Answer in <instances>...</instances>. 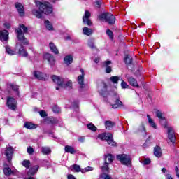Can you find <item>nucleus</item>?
I'll return each instance as SVG.
<instances>
[{
  "label": "nucleus",
  "mask_w": 179,
  "mask_h": 179,
  "mask_svg": "<svg viewBox=\"0 0 179 179\" xmlns=\"http://www.w3.org/2000/svg\"><path fill=\"white\" fill-rule=\"evenodd\" d=\"M52 111L55 114H59V113H61V109L59 108V107H58V106H54L52 107Z\"/></svg>",
  "instance_id": "3c124183"
},
{
  "label": "nucleus",
  "mask_w": 179,
  "mask_h": 179,
  "mask_svg": "<svg viewBox=\"0 0 179 179\" xmlns=\"http://www.w3.org/2000/svg\"><path fill=\"white\" fill-rule=\"evenodd\" d=\"M3 172L5 176H10V174L12 173V169H10V168L9 167H6L3 169Z\"/></svg>",
  "instance_id": "37998d69"
},
{
  "label": "nucleus",
  "mask_w": 179,
  "mask_h": 179,
  "mask_svg": "<svg viewBox=\"0 0 179 179\" xmlns=\"http://www.w3.org/2000/svg\"><path fill=\"white\" fill-rule=\"evenodd\" d=\"M154 155L156 157H160L163 155V152L162 151V148H160V146L157 145L154 148Z\"/></svg>",
  "instance_id": "aec40b11"
},
{
  "label": "nucleus",
  "mask_w": 179,
  "mask_h": 179,
  "mask_svg": "<svg viewBox=\"0 0 179 179\" xmlns=\"http://www.w3.org/2000/svg\"><path fill=\"white\" fill-rule=\"evenodd\" d=\"M87 127L90 131H92V132H96L97 131V127L93 124V123H89L87 125Z\"/></svg>",
  "instance_id": "58836bf2"
},
{
  "label": "nucleus",
  "mask_w": 179,
  "mask_h": 179,
  "mask_svg": "<svg viewBox=\"0 0 179 179\" xmlns=\"http://www.w3.org/2000/svg\"><path fill=\"white\" fill-rule=\"evenodd\" d=\"M100 19L105 20L108 24H114L115 23V17L111 13H106L99 15Z\"/></svg>",
  "instance_id": "423d86ee"
},
{
  "label": "nucleus",
  "mask_w": 179,
  "mask_h": 179,
  "mask_svg": "<svg viewBox=\"0 0 179 179\" xmlns=\"http://www.w3.org/2000/svg\"><path fill=\"white\" fill-rule=\"evenodd\" d=\"M175 171L176 173V176L179 178V169H178V167L176 166Z\"/></svg>",
  "instance_id": "69168bd1"
},
{
  "label": "nucleus",
  "mask_w": 179,
  "mask_h": 179,
  "mask_svg": "<svg viewBox=\"0 0 179 179\" xmlns=\"http://www.w3.org/2000/svg\"><path fill=\"white\" fill-rule=\"evenodd\" d=\"M13 92H15V96H19L20 92H19V86L14 83H8L7 87L4 91V93L7 95L11 94Z\"/></svg>",
  "instance_id": "39448f33"
},
{
  "label": "nucleus",
  "mask_w": 179,
  "mask_h": 179,
  "mask_svg": "<svg viewBox=\"0 0 179 179\" xmlns=\"http://www.w3.org/2000/svg\"><path fill=\"white\" fill-rule=\"evenodd\" d=\"M3 26L6 29H10V24L8 22H5L3 24Z\"/></svg>",
  "instance_id": "052dcab7"
},
{
  "label": "nucleus",
  "mask_w": 179,
  "mask_h": 179,
  "mask_svg": "<svg viewBox=\"0 0 179 179\" xmlns=\"http://www.w3.org/2000/svg\"><path fill=\"white\" fill-rule=\"evenodd\" d=\"M166 179H173V177H171V175L167 174V175L166 176Z\"/></svg>",
  "instance_id": "774afa93"
},
{
  "label": "nucleus",
  "mask_w": 179,
  "mask_h": 179,
  "mask_svg": "<svg viewBox=\"0 0 179 179\" xmlns=\"http://www.w3.org/2000/svg\"><path fill=\"white\" fill-rule=\"evenodd\" d=\"M34 76L36 79H40L41 80L44 78V74L40 71H34Z\"/></svg>",
  "instance_id": "7c9ffc66"
},
{
  "label": "nucleus",
  "mask_w": 179,
  "mask_h": 179,
  "mask_svg": "<svg viewBox=\"0 0 179 179\" xmlns=\"http://www.w3.org/2000/svg\"><path fill=\"white\" fill-rule=\"evenodd\" d=\"M45 26L48 30H54L52 24L48 20H45Z\"/></svg>",
  "instance_id": "f704fd0d"
},
{
  "label": "nucleus",
  "mask_w": 179,
  "mask_h": 179,
  "mask_svg": "<svg viewBox=\"0 0 179 179\" xmlns=\"http://www.w3.org/2000/svg\"><path fill=\"white\" fill-rule=\"evenodd\" d=\"M49 48L50 49V51L53 52V54L58 55L59 54V51L58 50V48H57V46L54 43L50 42L49 43Z\"/></svg>",
  "instance_id": "412c9836"
},
{
  "label": "nucleus",
  "mask_w": 179,
  "mask_h": 179,
  "mask_svg": "<svg viewBox=\"0 0 179 179\" xmlns=\"http://www.w3.org/2000/svg\"><path fill=\"white\" fill-rule=\"evenodd\" d=\"M15 31L17 33V37L20 41H22V40H24V34H23L21 29H16Z\"/></svg>",
  "instance_id": "bb28decb"
},
{
  "label": "nucleus",
  "mask_w": 179,
  "mask_h": 179,
  "mask_svg": "<svg viewBox=\"0 0 179 179\" xmlns=\"http://www.w3.org/2000/svg\"><path fill=\"white\" fill-rule=\"evenodd\" d=\"M124 62L127 65L132 64V57L131 56H129V55H127L124 58Z\"/></svg>",
  "instance_id": "ea45409f"
},
{
  "label": "nucleus",
  "mask_w": 179,
  "mask_h": 179,
  "mask_svg": "<svg viewBox=\"0 0 179 179\" xmlns=\"http://www.w3.org/2000/svg\"><path fill=\"white\" fill-rule=\"evenodd\" d=\"M159 122L162 124L164 128H167V120H166V117H162L159 119Z\"/></svg>",
  "instance_id": "a18cd8bd"
},
{
  "label": "nucleus",
  "mask_w": 179,
  "mask_h": 179,
  "mask_svg": "<svg viewBox=\"0 0 179 179\" xmlns=\"http://www.w3.org/2000/svg\"><path fill=\"white\" fill-rule=\"evenodd\" d=\"M39 115H41V117H42V118H45V117H47V115H48L47 114V112H45V110H41L39 112Z\"/></svg>",
  "instance_id": "864d4df0"
},
{
  "label": "nucleus",
  "mask_w": 179,
  "mask_h": 179,
  "mask_svg": "<svg viewBox=\"0 0 179 179\" xmlns=\"http://www.w3.org/2000/svg\"><path fill=\"white\" fill-rule=\"evenodd\" d=\"M1 41H8L9 40V31L7 30L0 31Z\"/></svg>",
  "instance_id": "f3484780"
},
{
  "label": "nucleus",
  "mask_w": 179,
  "mask_h": 179,
  "mask_svg": "<svg viewBox=\"0 0 179 179\" xmlns=\"http://www.w3.org/2000/svg\"><path fill=\"white\" fill-rule=\"evenodd\" d=\"M99 139L101 141H106L108 145L110 146H117V143L115 142L113 138V134L111 133H102L98 135Z\"/></svg>",
  "instance_id": "7ed1b4c3"
},
{
  "label": "nucleus",
  "mask_w": 179,
  "mask_h": 179,
  "mask_svg": "<svg viewBox=\"0 0 179 179\" xmlns=\"http://www.w3.org/2000/svg\"><path fill=\"white\" fill-rule=\"evenodd\" d=\"M64 151L66 153H71V155H75V153H76L75 148L71 145H66L64 148Z\"/></svg>",
  "instance_id": "393cba45"
},
{
  "label": "nucleus",
  "mask_w": 179,
  "mask_h": 179,
  "mask_svg": "<svg viewBox=\"0 0 179 179\" xmlns=\"http://www.w3.org/2000/svg\"><path fill=\"white\" fill-rule=\"evenodd\" d=\"M15 8L17 9L20 16H24V6L23 4L20 3H15Z\"/></svg>",
  "instance_id": "dca6fc26"
},
{
  "label": "nucleus",
  "mask_w": 179,
  "mask_h": 179,
  "mask_svg": "<svg viewBox=\"0 0 179 179\" xmlns=\"http://www.w3.org/2000/svg\"><path fill=\"white\" fill-rule=\"evenodd\" d=\"M67 178L68 179H76V178L75 177V176L72 175V174H69L67 176Z\"/></svg>",
  "instance_id": "e2e57ef3"
},
{
  "label": "nucleus",
  "mask_w": 179,
  "mask_h": 179,
  "mask_svg": "<svg viewBox=\"0 0 179 179\" xmlns=\"http://www.w3.org/2000/svg\"><path fill=\"white\" fill-rule=\"evenodd\" d=\"M140 162L144 166H148V164H150L151 161L150 158H146L144 160H140Z\"/></svg>",
  "instance_id": "49530a36"
},
{
  "label": "nucleus",
  "mask_w": 179,
  "mask_h": 179,
  "mask_svg": "<svg viewBox=\"0 0 179 179\" xmlns=\"http://www.w3.org/2000/svg\"><path fill=\"white\" fill-rule=\"evenodd\" d=\"M18 54H20L21 57H27V55H29V53H27V50L24 49V46H21V48L19 49Z\"/></svg>",
  "instance_id": "c756f323"
},
{
  "label": "nucleus",
  "mask_w": 179,
  "mask_h": 179,
  "mask_svg": "<svg viewBox=\"0 0 179 179\" xmlns=\"http://www.w3.org/2000/svg\"><path fill=\"white\" fill-rule=\"evenodd\" d=\"M52 79L55 83L59 85L56 87V90H59V87H63L64 89H71L72 87V81L68 80L64 78H61L57 76H52Z\"/></svg>",
  "instance_id": "f257e3e1"
},
{
  "label": "nucleus",
  "mask_w": 179,
  "mask_h": 179,
  "mask_svg": "<svg viewBox=\"0 0 179 179\" xmlns=\"http://www.w3.org/2000/svg\"><path fill=\"white\" fill-rule=\"evenodd\" d=\"M22 166L26 169H29L30 167V161L29 160H24L22 162Z\"/></svg>",
  "instance_id": "09e8293b"
},
{
  "label": "nucleus",
  "mask_w": 179,
  "mask_h": 179,
  "mask_svg": "<svg viewBox=\"0 0 179 179\" xmlns=\"http://www.w3.org/2000/svg\"><path fill=\"white\" fill-rule=\"evenodd\" d=\"M78 142H80L81 143H83L85 142V136H80L78 138Z\"/></svg>",
  "instance_id": "680f3d73"
},
{
  "label": "nucleus",
  "mask_w": 179,
  "mask_h": 179,
  "mask_svg": "<svg viewBox=\"0 0 179 179\" xmlns=\"http://www.w3.org/2000/svg\"><path fill=\"white\" fill-rule=\"evenodd\" d=\"M117 159L122 163V164L127 166V167H131V164L132 163L131 156L127 154H120L117 156Z\"/></svg>",
  "instance_id": "20e7f679"
},
{
  "label": "nucleus",
  "mask_w": 179,
  "mask_h": 179,
  "mask_svg": "<svg viewBox=\"0 0 179 179\" xmlns=\"http://www.w3.org/2000/svg\"><path fill=\"white\" fill-rule=\"evenodd\" d=\"M120 80L122 81L121 83V87L122 89H128V87H129V85H128V84L124 81V80L120 79Z\"/></svg>",
  "instance_id": "8fccbe9b"
},
{
  "label": "nucleus",
  "mask_w": 179,
  "mask_h": 179,
  "mask_svg": "<svg viewBox=\"0 0 179 179\" xmlns=\"http://www.w3.org/2000/svg\"><path fill=\"white\" fill-rule=\"evenodd\" d=\"M83 33L84 36H92L93 34V29L85 27L83 29Z\"/></svg>",
  "instance_id": "a878e982"
},
{
  "label": "nucleus",
  "mask_w": 179,
  "mask_h": 179,
  "mask_svg": "<svg viewBox=\"0 0 179 179\" xmlns=\"http://www.w3.org/2000/svg\"><path fill=\"white\" fill-rule=\"evenodd\" d=\"M101 179H113L111 176L107 174V173H101L100 176Z\"/></svg>",
  "instance_id": "de8ad7c7"
},
{
  "label": "nucleus",
  "mask_w": 179,
  "mask_h": 179,
  "mask_svg": "<svg viewBox=\"0 0 179 179\" xmlns=\"http://www.w3.org/2000/svg\"><path fill=\"white\" fill-rule=\"evenodd\" d=\"M36 6L39 8V10L45 15L52 13V6L48 2L36 1Z\"/></svg>",
  "instance_id": "f03ea898"
},
{
  "label": "nucleus",
  "mask_w": 179,
  "mask_h": 179,
  "mask_svg": "<svg viewBox=\"0 0 179 179\" xmlns=\"http://www.w3.org/2000/svg\"><path fill=\"white\" fill-rule=\"evenodd\" d=\"M147 118L148 120V124L151 128H153L154 129H157V125L156 124V122H155V120L152 118H150V115H147Z\"/></svg>",
  "instance_id": "4be33fe9"
},
{
  "label": "nucleus",
  "mask_w": 179,
  "mask_h": 179,
  "mask_svg": "<svg viewBox=\"0 0 179 179\" xmlns=\"http://www.w3.org/2000/svg\"><path fill=\"white\" fill-rule=\"evenodd\" d=\"M71 171H75L76 173L80 172V166L78 164H74L71 166Z\"/></svg>",
  "instance_id": "e433bc0d"
},
{
  "label": "nucleus",
  "mask_w": 179,
  "mask_h": 179,
  "mask_svg": "<svg viewBox=\"0 0 179 179\" xmlns=\"http://www.w3.org/2000/svg\"><path fill=\"white\" fill-rule=\"evenodd\" d=\"M64 64H66V65H71V64L73 62V57H72V55H67L64 57Z\"/></svg>",
  "instance_id": "c85d7f7f"
},
{
  "label": "nucleus",
  "mask_w": 179,
  "mask_h": 179,
  "mask_svg": "<svg viewBox=\"0 0 179 179\" xmlns=\"http://www.w3.org/2000/svg\"><path fill=\"white\" fill-rule=\"evenodd\" d=\"M110 65H111V61L108 60L103 62V66H105L106 68V73H111V72L113 71V68H111Z\"/></svg>",
  "instance_id": "6ab92c4d"
},
{
  "label": "nucleus",
  "mask_w": 179,
  "mask_h": 179,
  "mask_svg": "<svg viewBox=\"0 0 179 179\" xmlns=\"http://www.w3.org/2000/svg\"><path fill=\"white\" fill-rule=\"evenodd\" d=\"M115 123L114 122H111L110 120H107L105 122V127L106 129L108 130H111L114 128Z\"/></svg>",
  "instance_id": "cd10ccee"
},
{
  "label": "nucleus",
  "mask_w": 179,
  "mask_h": 179,
  "mask_svg": "<svg viewBox=\"0 0 179 179\" xmlns=\"http://www.w3.org/2000/svg\"><path fill=\"white\" fill-rule=\"evenodd\" d=\"M43 59L48 61L50 66H54V65H55V58H54V56L50 53H45L43 55Z\"/></svg>",
  "instance_id": "9d476101"
},
{
  "label": "nucleus",
  "mask_w": 179,
  "mask_h": 179,
  "mask_svg": "<svg viewBox=\"0 0 179 179\" xmlns=\"http://www.w3.org/2000/svg\"><path fill=\"white\" fill-rule=\"evenodd\" d=\"M114 157L111 154L105 155V163H113Z\"/></svg>",
  "instance_id": "2f4dec72"
},
{
  "label": "nucleus",
  "mask_w": 179,
  "mask_h": 179,
  "mask_svg": "<svg viewBox=\"0 0 179 179\" xmlns=\"http://www.w3.org/2000/svg\"><path fill=\"white\" fill-rule=\"evenodd\" d=\"M136 134H141L143 136L146 135V127H145V123L141 122L138 128L136 131Z\"/></svg>",
  "instance_id": "a211bd4d"
},
{
  "label": "nucleus",
  "mask_w": 179,
  "mask_h": 179,
  "mask_svg": "<svg viewBox=\"0 0 179 179\" xmlns=\"http://www.w3.org/2000/svg\"><path fill=\"white\" fill-rule=\"evenodd\" d=\"M87 45L88 47H90V48H92V50L96 49V46L94 45V39H89L87 42Z\"/></svg>",
  "instance_id": "c9c22d12"
},
{
  "label": "nucleus",
  "mask_w": 179,
  "mask_h": 179,
  "mask_svg": "<svg viewBox=\"0 0 179 179\" xmlns=\"http://www.w3.org/2000/svg\"><path fill=\"white\" fill-rule=\"evenodd\" d=\"M95 64H99L100 62V57H96L94 59Z\"/></svg>",
  "instance_id": "338daca9"
},
{
  "label": "nucleus",
  "mask_w": 179,
  "mask_h": 179,
  "mask_svg": "<svg viewBox=\"0 0 179 179\" xmlns=\"http://www.w3.org/2000/svg\"><path fill=\"white\" fill-rule=\"evenodd\" d=\"M17 30H21L22 33H27V27L24 24H20V27Z\"/></svg>",
  "instance_id": "c03bdc74"
},
{
  "label": "nucleus",
  "mask_w": 179,
  "mask_h": 179,
  "mask_svg": "<svg viewBox=\"0 0 179 179\" xmlns=\"http://www.w3.org/2000/svg\"><path fill=\"white\" fill-rule=\"evenodd\" d=\"M156 117L159 118V120H161L162 118H164V117H163V113H162V111L160 110L156 111Z\"/></svg>",
  "instance_id": "603ef678"
},
{
  "label": "nucleus",
  "mask_w": 179,
  "mask_h": 179,
  "mask_svg": "<svg viewBox=\"0 0 179 179\" xmlns=\"http://www.w3.org/2000/svg\"><path fill=\"white\" fill-rule=\"evenodd\" d=\"M27 153L29 154V155H33V153H34V149H33L31 147H28L27 148Z\"/></svg>",
  "instance_id": "6e6d98bb"
},
{
  "label": "nucleus",
  "mask_w": 179,
  "mask_h": 179,
  "mask_svg": "<svg viewBox=\"0 0 179 179\" xmlns=\"http://www.w3.org/2000/svg\"><path fill=\"white\" fill-rule=\"evenodd\" d=\"M41 152L43 153V155H50V153H51V149L48 147H42Z\"/></svg>",
  "instance_id": "4c0bfd02"
},
{
  "label": "nucleus",
  "mask_w": 179,
  "mask_h": 179,
  "mask_svg": "<svg viewBox=\"0 0 179 179\" xmlns=\"http://www.w3.org/2000/svg\"><path fill=\"white\" fill-rule=\"evenodd\" d=\"M73 108H78L79 107V101H74L72 103Z\"/></svg>",
  "instance_id": "5fc2aeb1"
},
{
  "label": "nucleus",
  "mask_w": 179,
  "mask_h": 179,
  "mask_svg": "<svg viewBox=\"0 0 179 179\" xmlns=\"http://www.w3.org/2000/svg\"><path fill=\"white\" fill-rule=\"evenodd\" d=\"M6 50L7 54H8L9 55H15V54H16V52L10 48L9 46H6Z\"/></svg>",
  "instance_id": "79ce46f5"
},
{
  "label": "nucleus",
  "mask_w": 179,
  "mask_h": 179,
  "mask_svg": "<svg viewBox=\"0 0 179 179\" xmlns=\"http://www.w3.org/2000/svg\"><path fill=\"white\" fill-rule=\"evenodd\" d=\"M24 128H27V129H36V128H37V127H38V126L37 124H33L30 122H27L24 123Z\"/></svg>",
  "instance_id": "b1692460"
},
{
  "label": "nucleus",
  "mask_w": 179,
  "mask_h": 179,
  "mask_svg": "<svg viewBox=\"0 0 179 179\" xmlns=\"http://www.w3.org/2000/svg\"><path fill=\"white\" fill-rule=\"evenodd\" d=\"M101 169L102 173H108L110 171V168L108 167V162H105Z\"/></svg>",
  "instance_id": "473e14b6"
},
{
  "label": "nucleus",
  "mask_w": 179,
  "mask_h": 179,
  "mask_svg": "<svg viewBox=\"0 0 179 179\" xmlns=\"http://www.w3.org/2000/svg\"><path fill=\"white\" fill-rule=\"evenodd\" d=\"M113 100L115 103L111 104L112 108H120V107H122V102L120 100V95L118 94H113Z\"/></svg>",
  "instance_id": "6e6552de"
},
{
  "label": "nucleus",
  "mask_w": 179,
  "mask_h": 179,
  "mask_svg": "<svg viewBox=\"0 0 179 179\" xmlns=\"http://www.w3.org/2000/svg\"><path fill=\"white\" fill-rule=\"evenodd\" d=\"M38 171V165H36L32 166L28 171L27 175L28 176H34L36 173Z\"/></svg>",
  "instance_id": "5701e85b"
},
{
  "label": "nucleus",
  "mask_w": 179,
  "mask_h": 179,
  "mask_svg": "<svg viewBox=\"0 0 179 179\" xmlns=\"http://www.w3.org/2000/svg\"><path fill=\"white\" fill-rule=\"evenodd\" d=\"M90 12H89L88 10L85 11V15L83 18V22L84 24H87V26H92V23L90 20Z\"/></svg>",
  "instance_id": "ddd939ff"
},
{
  "label": "nucleus",
  "mask_w": 179,
  "mask_h": 179,
  "mask_svg": "<svg viewBox=\"0 0 179 179\" xmlns=\"http://www.w3.org/2000/svg\"><path fill=\"white\" fill-rule=\"evenodd\" d=\"M121 77L119 76H112L110 78V80L112 81L113 83H118V80H121Z\"/></svg>",
  "instance_id": "a19ab883"
},
{
  "label": "nucleus",
  "mask_w": 179,
  "mask_h": 179,
  "mask_svg": "<svg viewBox=\"0 0 179 179\" xmlns=\"http://www.w3.org/2000/svg\"><path fill=\"white\" fill-rule=\"evenodd\" d=\"M125 78L127 79L129 85L131 86H134V87H139V85H138V81L134 78L132 76H129V75L126 74Z\"/></svg>",
  "instance_id": "2eb2a0df"
},
{
  "label": "nucleus",
  "mask_w": 179,
  "mask_h": 179,
  "mask_svg": "<svg viewBox=\"0 0 179 179\" xmlns=\"http://www.w3.org/2000/svg\"><path fill=\"white\" fill-rule=\"evenodd\" d=\"M80 71L81 72V74L78 76L77 82L80 89H83V87H85V70H83V69H80Z\"/></svg>",
  "instance_id": "1a4fd4ad"
},
{
  "label": "nucleus",
  "mask_w": 179,
  "mask_h": 179,
  "mask_svg": "<svg viewBox=\"0 0 179 179\" xmlns=\"http://www.w3.org/2000/svg\"><path fill=\"white\" fill-rule=\"evenodd\" d=\"M85 171H93V167L92 166H87L85 168Z\"/></svg>",
  "instance_id": "0e129e2a"
},
{
  "label": "nucleus",
  "mask_w": 179,
  "mask_h": 179,
  "mask_svg": "<svg viewBox=\"0 0 179 179\" xmlns=\"http://www.w3.org/2000/svg\"><path fill=\"white\" fill-rule=\"evenodd\" d=\"M94 6L96 8H100L101 6V0H98L94 3Z\"/></svg>",
  "instance_id": "4d7b16f0"
},
{
  "label": "nucleus",
  "mask_w": 179,
  "mask_h": 179,
  "mask_svg": "<svg viewBox=\"0 0 179 179\" xmlns=\"http://www.w3.org/2000/svg\"><path fill=\"white\" fill-rule=\"evenodd\" d=\"M32 13L34 16H36V17H37L38 19H41V17H43V13L40 12L38 10L34 9L32 10Z\"/></svg>",
  "instance_id": "72a5a7b5"
},
{
  "label": "nucleus",
  "mask_w": 179,
  "mask_h": 179,
  "mask_svg": "<svg viewBox=\"0 0 179 179\" xmlns=\"http://www.w3.org/2000/svg\"><path fill=\"white\" fill-rule=\"evenodd\" d=\"M21 41L24 45H29V41H27L26 38H24V39Z\"/></svg>",
  "instance_id": "bf43d9fd"
},
{
  "label": "nucleus",
  "mask_w": 179,
  "mask_h": 179,
  "mask_svg": "<svg viewBox=\"0 0 179 179\" xmlns=\"http://www.w3.org/2000/svg\"><path fill=\"white\" fill-rule=\"evenodd\" d=\"M98 91L101 96L106 97V94H107V85H106L104 83H101L98 85Z\"/></svg>",
  "instance_id": "9b49d317"
},
{
  "label": "nucleus",
  "mask_w": 179,
  "mask_h": 179,
  "mask_svg": "<svg viewBox=\"0 0 179 179\" xmlns=\"http://www.w3.org/2000/svg\"><path fill=\"white\" fill-rule=\"evenodd\" d=\"M168 138L172 143H176V133L174 132V129L171 127H168Z\"/></svg>",
  "instance_id": "4468645a"
},
{
  "label": "nucleus",
  "mask_w": 179,
  "mask_h": 179,
  "mask_svg": "<svg viewBox=\"0 0 179 179\" xmlns=\"http://www.w3.org/2000/svg\"><path fill=\"white\" fill-rule=\"evenodd\" d=\"M106 34H107V35L110 37V38L111 39V40H113V31H111V30H110V29H108L107 31H106Z\"/></svg>",
  "instance_id": "13d9d810"
},
{
  "label": "nucleus",
  "mask_w": 179,
  "mask_h": 179,
  "mask_svg": "<svg viewBox=\"0 0 179 179\" xmlns=\"http://www.w3.org/2000/svg\"><path fill=\"white\" fill-rule=\"evenodd\" d=\"M6 105L10 110L15 111L17 106V101H16V99L12 96H8L6 99Z\"/></svg>",
  "instance_id": "0eeeda50"
},
{
  "label": "nucleus",
  "mask_w": 179,
  "mask_h": 179,
  "mask_svg": "<svg viewBox=\"0 0 179 179\" xmlns=\"http://www.w3.org/2000/svg\"><path fill=\"white\" fill-rule=\"evenodd\" d=\"M3 153H4L7 160L10 162L12 160V154L13 153V148L12 147H7L4 148L3 150Z\"/></svg>",
  "instance_id": "f8f14e48"
}]
</instances>
